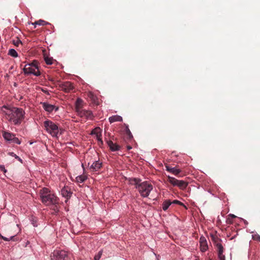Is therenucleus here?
<instances>
[{"instance_id":"f257e3e1","label":"nucleus","mask_w":260,"mask_h":260,"mask_svg":"<svg viewBox=\"0 0 260 260\" xmlns=\"http://www.w3.org/2000/svg\"><path fill=\"white\" fill-rule=\"evenodd\" d=\"M25 112L22 108H13L6 113L7 119L14 125H20L24 118Z\"/></svg>"},{"instance_id":"f03ea898","label":"nucleus","mask_w":260,"mask_h":260,"mask_svg":"<svg viewBox=\"0 0 260 260\" xmlns=\"http://www.w3.org/2000/svg\"><path fill=\"white\" fill-rule=\"evenodd\" d=\"M40 194L42 203L45 205L56 204L58 203V198L54 193H51L48 188L41 189Z\"/></svg>"},{"instance_id":"7ed1b4c3","label":"nucleus","mask_w":260,"mask_h":260,"mask_svg":"<svg viewBox=\"0 0 260 260\" xmlns=\"http://www.w3.org/2000/svg\"><path fill=\"white\" fill-rule=\"evenodd\" d=\"M137 188L142 197H147L149 195L152 189H153V186L152 184L145 181V182H139V185L137 186Z\"/></svg>"},{"instance_id":"20e7f679","label":"nucleus","mask_w":260,"mask_h":260,"mask_svg":"<svg viewBox=\"0 0 260 260\" xmlns=\"http://www.w3.org/2000/svg\"><path fill=\"white\" fill-rule=\"evenodd\" d=\"M43 125L48 133H49L52 136H57L59 129L56 123L47 120L44 122Z\"/></svg>"},{"instance_id":"39448f33","label":"nucleus","mask_w":260,"mask_h":260,"mask_svg":"<svg viewBox=\"0 0 260 260\" xmlns=\"http://www.w3.org/2000/svg\"><path fill=\"white\" fill-rule=\"evenodd\" d=\"M168 181L174 186H178L181 189L186 188L188 183L183 180H178L175 178L171 177V176L168 177Z\"/></svg>"},{"instance_id":"423d86ee","label":"nucleus","mask_w":260,"mask_h":260,"mask_svg":"<svg viewBox=\"0 0 260 260\" xmlns=\"http://www.w3.org/2000/svg\"><path fill=\"white\" fill-rule=\"evenodd\" d=\"M77 114L81 117H84L86 119H92L93 117L91 111L83 109V108H78L77 109Z\"/></svg>"},{"instance_id":"0eeeda50","label":"nucleus","mask_w":260,"mask_h":260,"mask_svg":"<svg viewBox=\"0 0 260 260\" xmlns=\"http://www.w3.org/2000/svg\"><path fill=\"white\" fill-rule=\"evenodd\" d=\"M59 87L62 91L65 92H70L72 90H73L74 86L71 82L66 81L62 82L59 84Z\"/></svg>"},{"instance_id":"6e6552de","label":"nucleus","mask_w":260,"mask_h":260,"mask_svg":"<svg viewBox=\"0 0 260 260\" xmlns=\"http://www.w3.org/2000/svg\"><path fill=\"white\" fill-rule=\"evenodd\" d=\"M23 72L24 74H34L35 76H40V75H41V72L39 70L35 71L31 63L25 65L23 69Z\"/></svg>"},{"instance_id":"1a4fd4ad","label":"nucleus","mask_w":260,"mask_h":260,"mask_svg":"<svg viewBox=\"0 0 260 260\" xmlns=\"http://www.w3.org/2000/svg\"><path fill=\"white\" fill-rule=\"evenodd\" d=\"M53 255L56 257L57 260H69V255L64 250L54 251Z\"/></svg>"},{"instance_id":"9d476101","label":"nucleus","mask_w":260,"mask_h":260,"mask_svg":"<svg viewBox=\"0 0 260 260\" xmlns=\"http://www.w3.org/2000/svg\"><path fill=\"white\" fill-rule=\"evenodd\" d=\"M43 108L46 111L48 112L49 113H51L53 110L55 109V110H58V107H55L54 105H51V104L47 103V102H42L41 103Z\"/></svg>"},{"instance_id":"9b49d317","label":"nucleus","mask_w":260,"mask_h":260,"mask_svg":"<svg viewBox=\"0 0 260 260\" xmlns=\"http://www.w3.org/2000/svg\"><path fill=\"white\" fill-rule=\"evenodd\" d=\"M199 242L200 244L201 250L202 251H205L207 250L208 246L207 244V239L204 236H201L200 238Z\"/></svg>"},{"instance_id":"f8f14e48","label":"nucleus","mask_w":260,"mask_h":260,"mask_svg":"<svg viewBox=\"0 0 260 260\" xmlns=\"http://www.w3.org/2000/svg\"><path fill=\"white\" fill-rule=\"evenodd\" d=\"M102 167V162H100V160H95L93 162L92 164L90 166L89 169L90 170L93 171H99Z\"/></svg>"},{"instance_id":"ddd939ff","label":"nucleus","mask_w":260,"mask_h":260,"mask_svg":"<svg viewBox=\"0 0 260 260\" xmlns=\"http://www.w3.org/2000/svg\"><path fill=\"white\" fill-rule=\"evenodd\" d=\"M107 143L110 148V149L112 151H117V150H120V146L119 145H117V144L114 143L111 140H107L106 141Z\"/></svg>"},{"instance_id":"4468645a","label":"nucleus","mask_w":260,"mask_h":260,"mask_svg":"<svg viewBox=\"0 0 260 260\" xmlns=\"http://www.w3.org/2000/svg\"><path fill=\"white\" fill-rule=\"evenodd\" d=\"M165 167L166 168V170L175 175H179V174L181 172V170H180V169L177 168V167H172L169 165H166Z\"/></svg>"},{"instance_id":"2eb2a0df","label":"nucleus","mask_w":260,"mask_h":260,"mask_svg":"<svg viewBox=\"0 0 260 260\" xmlns=\"http://www.w3.org/2000/svg\"><path fill=\"white\" fill-rule=\"evenodd\" d=\"M61 193L62 194L63 197H67L69 198V197H71L72 192L71 191V189L69 187L65 186L63 188L61 189Z\"/></svg>"},{"instance_id":"dca6fc26","label":"nucleus","mask_w":260,"mask_h":260,"mask_svg":"<svg viewBox=\"0 0 260 260\" xmlns=\"http://www.w3.org/2000/svg\"><path fill=\"white\" fill-rule=\"evenodd\" d=\"M13 134L7 131H4L3 132V136L4 139L10 142H13Z\"/></svg>"},{"instance_id":"f3484780","label":"nucleus","mask_w":260,"mask_h":260,"mask_svg":"<svg viewBox=\"0 0 260 260\" xmlns=\"http://www.w3.org/2000/svg\"><path fill=\"white\" fill-rule=\"evenodd\" d=\"M109 120L111 123H112V122H117V121L121 122V121H123V118L119 115H113L109 118Z\"/></svg>"},{"instance_id":"a211bd4d","label":"nucleus","mask_w":260,"mask_h":260,"mask_svg":"<svg viewBox=\"0 0 260 260\" xmlns=\"http://www.w3.org/2000/svg\"><path fill=\"white\" fill-rule=\"evenodd\" d=\"M141 181V179H137V178H131L129 179V183L131 184H134V185H136V187L137 188V186L139 185L140 182Z\"/></svg>"},{"instance_id":"6ab92c4d","label":"nucleus","mask_w":260,"mask_h":260,"mask_svg":"<svg viewBox=\"0 0 260 260\" xmlns=\"http://www.w3.org/2000/svg\"><path fill=\"white\" fill-rule=\"evenodd\" d=\"M172 202L170 200H166L162 203V209L164 211L167 210L170 206H171Z\"/></svg>"},{"instance_id":"aec40b11","label":"nucleus","mask_w":260,"mask_h":260,"mask_svg":"<svg viewBox=\"0 0 260 260\" xmlns=\"http://www.w3.org/2000/svg\"><path fill=\"white\" fill-rule=\"evenodd\" d=\"M216 247L217 248L218 255V257H219V256L221 255V254L223 253L224 248L222 246V244H220V243H218L216 244Z\"/></svg>"},{"instance_id":"412c9836","label":"nucleus","mask_w":260,"mask_h":260,"mask_svg":"<svg viewBox=\"0 0 260 260\" xmlns=\"http://www.w3.org/2000/svg\"><path fill=\"white\" fill-rule=\"evenodd\" d=\"M44 59L47 64H52L54 61H56L54 60L52 57H49L48 55H44Z\"/></svg>"},{"instance_id":"4be33fe9","label":"nucleus","mask_w":260,"mask_h":260,"mask_svg":"<svg viewBox=\"0 0 260 260\" xmlns=\"http://www.w3.org/2000/svg\"><path fill=\"white\" fill-rule=\"evenodd\" d=\"M87 178V177L85 175H81L80 176H77L76 179L77 182L82 183L84 182Z\"/></svg>"},{"instance_id":"5701e85b","label":"nucleus","mask_w":260,"mask_h":260,"mask_svg":"<svg viewBox=\"0 0 260 260\" xmlns=\"http://www.w3.org/2000/svg\"><path fill=\"white\" fill-rule=\"evenodd\" d=\"M83 101L81 99H77L76 104V111L77 113L78 108H82V103Z\"/></svg>"},{"instance_id":"b1692460","label":"nucleus","mask_w":260,"mask_h":260,"mask_svg":"<svg viewBox=\"0 0 260 260\" xmlns=\"http://www.w3.org/2000/svg\"><path fill=\"white\" fill-rule=\"evenodd\" d=\"M1 238L5 240L6 241H10V240H13V241H16L18 240V239L16 236H11L10 238H6V237L3 236V235H0Z\"/></svg>"},{"instance_id":"393cba45","label":"nucleus","mask_w":260,"mask_h":260,"mask_svg":"<svg viewBox=\"0 0 260 260\" xmlns=\"http://www.w3.org/2000/svg\"><path fill=\"white\" fill-rule=\"evenodd\" d=\"M8 54L14 57H18V52L14 49H9Z\"/></svg>"},{"instance_id":"a878e982","label":"nucleus","mask_w":260,"mask_h":260,"mask_svg":"<svg viewBox=\"0 0 260 260\" xmlns=\"http://www.w3.org/2000/svg\"><path fill=\"white\" fill-rule=\"evenodd\" d=\"M30 64L35 71H37V70H39L38 67V62L37 61H35V60L31 63H30Z\"/></svg>"},{"instance_id":"bb28decb","label":"nucleus","mask_w":260,"mask_h":260,"mask_svg":"<svg viewBox=\"0 0 260 260\" xmlns=\"http://www.w3.org/2000/svg\"><path fill=\"white\" fill-rule=\"evenodd\" d=\"M47 22L46 21H44V20H39V21H35V23H33V24L35 25V27H36L37 24L39 25H46L47 24Z\"/></svg>"},{"instance_id":"cd10ccee","label":"nucleus","mask_w":260,"mask_h":260,"mask_svg":"<svg viewBox=\"0 0 260 260\" xmlns=\"http://www.w3.org/2000/svg\"><path fill=\"white\" fill-rule=\"evenodd\" d=\"M12 143H15V144H21V141L19 140L18 138L16 137L15 134H13V142Z\"/></svg>"},{"instance_id":"c85d7f7f","label":"nucleus","mask_w":260,"mask_h":260,"mask_svg":"<svg viewBox=\"0 0 260 260\" xmlns=\"http://www.w3.org/2000/svg\"><path fill=\"white\" fill-rule=\"evenodd\" d=\"M102 255V250L99 251V253L94 256V260H99V259H100V258L101 257Z\"/></svg>"},{"instance_id":"c756f323","label":"nucleus","mask_w":260,"mask_h":260,"mask_svg":"<svg viewBox=\"0 0 260 260\" xmlns=\"http://www.w3.org/2000/svg\"><path fill=\"white\" fill-rule=\"evenodd\" d=\"M172 203H175L176 204H179L181 206H185V205L183 204V203L181 202V201H178V200H174Z\"/></svg>"},{"instance_id":"7c9ffc66","label":"nucleus","mask_w":260,"mask_h":260,"mask_svg":"<svg viewBox=\"0 0 260 260\" xmlns=\"http://www.w3.org/2000/svg\"><path fill=\"white\" fill-rule=\"evenodd\" d=\"M253 238L254 240H257L260 241V235H255L253 236Z\"/></svg>"},{"instance_id":"2f4dec72","label":"nucleus","mask_w":260,"mask_h":260,"mask_svg":"<svg viewBox=\"0 0 260 260\" xmlns=\"http://www.w3.org/2000/svg\"><path fill=\"white\" fill-rule=\"evenodd\" d=\"M126 132H127L128 136L129 137V138H131V137H133V135H132L130 130L129 129L128 126H126Z\"/></svg>"},{"instance_id":"473e14b6","label":"nucleus","mask_w":260,"mask_h":260,"mask_svg":"<svg viewBox=\"0 0 260 260\" xmlns=\"http://www.w3.org/2000/svg\"><path fill=\"white\" fill-rule=\"evenodd\" d=\"M233 222V221L232 219L231 216H228V218H226V223H232Z\"/></svg>"},{"instance_id":"72a5a7b5","label":"nucleus","mask_w":260,"mask_h":260,"mask_svg":"<svg viewBox=\"0 0 260 260\" xmlns=\"http://www.w3.org/2000/svg\"><path fill=\"white\" fill-rule=\"evenodd\" d=\"M21 41H20V40H17V41H13V43L14 44V45H16V46H18V45H19L20 43H21Z\"/></svg>"},{"instance_id":"f704fd0d","label":"nucleus","mask_w":260,"mask_h":260,"mask_svg":"<svg viewBox=\"0 0 260 260\" xmlns=\"http://www.w3.org/2000/svg\"><path fill=\"white\" fill-rule=\"evenodd\" d=\"M220 260H225V257L224 254H221L219 257Z\"/></svg>"},{"instance_id":"c9c22d12","label":"nucleus","mask_w":260,"mask_h":260,"mask_svg":"<svg viewBox=\"0 0 260 260\" xmlns=\"http://www.w3.org/2000/svg\"><path fill=\"white\" fill-rule=\"evenodd\" d=\"M0 169H1V170L3 171L4 172H7V170H6L4 166H3V165H1L0 166Z\"/></svg>"},{"instance_id":"e433bc0d","label":"nucleus","mask_w":260,"mask_h":260,"mask_svg":"<svg viewBox=\"0 0 260 260\" xmlns=\"http://www.w3.org/2000/svg\"><path fill=\"white\" fill-rule=\"evenodd\" d=\"M96 137H97L99 142H100V138H101V134H98V133H97Z\"/></svg>"},{"instance_id":"4c0bfd02","label":"nucleus","mask_w":260,"mask_h":260,"mask_svg":"<svg viewBox=\"0 0 260 260\" xmlns=\"http://www.w3.org/2000/svg\"><path fill=\"white\" fill-rule=\"evenodd\" d=\"M102 144H103V141L102 139L101 138V139H100V142H99V145H102Z\"/></svg>"},{"instance_id":"58836bf2","label":"nucleus","mask_w":260,"mask_h":260,"mask_svg":"<svg viewBox=\"0 0 260 260\" xmlns=\"http://www.w3.org/2000/svg\"><path fill=\"white\" fill-rule=\"evenodd\" d=\"M228 216H231V218H236V216H235V215H234V214H229L228 215Z\"/></svg>"},{"instance_id":"ea45409f","label":"nucleus","mask_w":260,"mask_h":260,"mask_svg":"<svg viewBox=\"0 0 260 260\" xmlns=\"http://www.w3.org/2000/svg\"><path fill=\"white\" fill-rule=\"evenodd\" d=\"M131 148H132V147H131V146H127V149H128V150H130V149H131Z\"/></svg>"},{"instance_id":"a19ab883","label":"nucleus","mask_w":260,"mask_h":260,"mask_svg":"<svg viewBox=\"0 0 260 260\" xmlns=\"http://www.w3.org/2000/svg\"><path fill=\"white\" fill-rule=\"evenodd\" d=\"M90 97H93V95L92 93H90Z\"/></svg>"},{"instance_id":"79ce46f5","label":"nucleus","mask_w":260,"mask_h":260,"mask_svg":"<svg viewBox=\"0 0 260 260\" xmlns=\"http://www.w3.org/2000/svg\"><path fill=\"white\" fill-rule=\"evenodd\" d=\"M15 155L16 156V158H18V159H20L19 158V156H16V154H15Z\"/></svg>"},{"instance_id":"37998d69","label":"nucleus","mask_w":260,"mask_h":260,"mask_svg":"<svg viewBox=\"0 0 260 260\" xmlns=\"http://www.w3.org/2000/svg\"><path fill=\"white\" fill-rule=\"evenodd\" d=\"M42 91H43L44 92H46L45 89H43Z\"/></svg>"},{"instance_id":"c03bdc74","label":"nucleus","mask_w":260,"mask_h":260,"mask_svg":"<svg viewBox=\"0 0 260 260\" xmlns=\"http://www.w3.org/2000/svg\"><path fill=\"white\" fill-rule=\"evenodd\" d=\"M11 155H13V154H14V153H13V152H12V153H11Z\"/></svg>"}]
</instances>
